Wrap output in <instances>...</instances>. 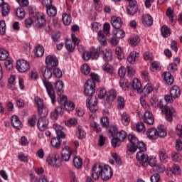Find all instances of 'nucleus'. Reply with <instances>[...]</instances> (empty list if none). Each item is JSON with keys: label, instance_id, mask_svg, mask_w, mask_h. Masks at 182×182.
<instances>
[{"label": "nucleus", "instance_id": "f257e3e1", "mask_svg": "<svg viewBox=\"0 0 182 182\" xmlns=\"http://www.w3.org/2000/svg\"><path fill=\"white\" fill-rule=\"evenodd\" d=\"M41 73L43 77L42 79L43 85L46 89V92L51 100L52 105H55V103H56V95L55 94V92L58 96H60V95L63 93V82L62 80L56 81L55 83V89H53V85L49 81V79L53 76L52 68H49L46 66L43 67L41 68Z\"/></svg>", "mask_w": 182, "mask_h": 182}, {"label": "nucleus", "instance_id": "f03ea898", "mask_svg": "<svg viewBox=\"0 0 182 182\" xmlns=\"http://www.w3.org/2000/svg\"><path fill=\"white\" fill-rule=\"evenodd\" d=\"M92 177L94 180H99V177L103 181H107L113 177V169L109 165H104L103 166L100 164H96L92 166Z\"/></svg>", "mask_w": 182, "mask_h": 182}, {"label": "nucleus", "instance_id": "7ed1b4c3", "mask_svg": "<svg viewBox=\"0 0 182 182\" xmlns=\"http://www.w3.org/2000/svg\"><path fill=\"white\" fill-rule=\"evenodd\" d=\"M150 102L154 107H159V109H161V112L165 113L166 120H167V122H173V116L176 114V109H174V108L165 106L163 105V100H161L159 102V97L156 95L151 97Z\"/></svg>", "mask_w": 182, "mask_h": 182}, {"label": "nucleus", "instance_id": "20e7f679", "mask_svg": "<svg viewBox=\"0 0 182 182\" xmlns=\"http://www.w3.org/2000/svg\"><path fill=\"white\" fill-rule=\"evenodd\" d=\"M128 140L129 144H127V150L130 151V153H136L137 151V149H139L138 153H144L147 150L146 147V144L143 141H139V139L136 137L134 134H129Z\"/></svg>", "mask_w": 182, "mask_h": 182}, {"label": "nucleus", "instance_id": "39448f33", "mask_svg": "<svg viewBox=\"0 0 182 182\" xmlns=\"http://www.w3.org/2000/svg\"><path fill=\"white\" fill-rule=\"evenodd\" d=\"M91 78L92 80H88L85 84L84 94L85 96H90V95H93L95 92V82H100L97 74L91 73Z\"/></svg>", "mask_w": 182, "mask_h": 182}, {"label": "nucleus", "instance_id": "423d86ee", "mask_svg": "<svg viewBox=\"0 0 182 182\" xmlns=\"http://www.w3.org/2000/svg\"><path fill=\"white\" fill-rule=\"evenodd\" d=\"M146 134L150 140H156L159 137H166V136H167V132H166V129H164V126L159 125L157 129L149 128Z\"/></svg>", "mask_w": 182, "mask_h": 182}, {"label": "nucleus", "instance_id": "0eeeda50", "mask_svg": "<svg viewBox=\"0 0 182 182\" xmlns=\"http://www.w3.org/2000/svg\"><path fill=\"white\" fill-rule=\"evenodd\" d=\"M53 129H55L57 134V138H52L50 144L53 147H55V149H59V147L60 146V139H65V137H66V135L65 134V132L62 131L63 127L55 124L53 125Z\"/></svg>", "mask_w": 182, "mask_h": 182}, {"label": "nucleus", "instance_id": "6e6552de", "mask_svg": "<svg viewBox=\"0 0 182 182\" xmlns=\"http://www.w3.org/2000/svg\"><path fill=\"white\" fill-rule=\"evenodd\" d=\"M136 159L138 161H140L143 167H147L149 166L151 167H156V161L154 158L149 159V156L144 152H137L136 153Z\"/></svg>", "mask_w": 182, "mask_h": 182}, {"label": "nucleus", "instance_id": "1a4fd4ad", "mask_svg": "<svg viewBox=\"0 0 182 182\" xmlns=\"http://www.w3.org/2000/svg\"><path fill=\"white\" fill-rule=\"evenodd\" d=\"M33 19L34 21V26L38 29L46 26V18L43 13L35 14Z\"/></svg>", "mask_w": 182, "mask_h": 182}, {"label": "nucleus", "instance_id": "9d476101", "mask_svg": "<svg viewBox=\"0 0 182 182\" xmlns=\"http://www.w3.org/2000/svg\"><path fill=\"white\" fill-rule=\"evenodd\" d=\"M38 116L39 119L37 122L38 129H40L41 132H45V130L48 129V126L49 124V120L46 118L48 114L45 115V114L43 113L38 114Z\"/></svg>", "mask_w": 182, "mask_h": 182}, {"label": "nucleus", "instance_id": "9b49d317", "mask_svg": "<svg viewBox=\"0 0 182 182\" xmlns=\"http://www.w3.org/2000/svg\"><path fill=\"white\" fill-rule=\"evenodd\" d=\"M87 96H88V98L87 99V106L88 109L92 113H96L97 110V97L93 96V94Z\"/></svg>", "mask_w": 182, "mask_h": 182}, {"label": "nucleus", "instance_id": "f8f14e48", "mask_svg": "<svg viewBox=\"0 0 182 182\" xmlns=\"http://www.w3.org/2000/svg\"><path fill=\"white\" fill-rule=\"evenodd\" d=\"M46 161L48 166H52L53 167L60 166V156L58 154H50L47 157Z\"/></svg>", "mask_w": 182, "mask_h": 182}, {"label": "nucleus", "instance_id": "ddd939ff", "mask_svg": "<svg viewBox=\"0 0 182 182\" xmlns=\"http://www.w3.org/2000/svg\"><path fill=\"white\" fill-rule=\"evenodd\" d=\"M16 68L18 72H20V73H25V72H28V70L31 69V65H29V62L27 60H18Z\"/></svg>", "mask_w": 182, "mask_h": 182}, {"label": "nucleus", "instance_id": "4468645a", "mask_svg": "<svg viewBox=\"0 0 182 182\" xmlns=\"http://www.w3.org/2000/svg\"><path fill=\"white\" fill-rule=\"evenodd\" d=\"M46 68L53 69L55 68H58L59 60H58V57H56V55H48L46 58Z\"/></svg>", "mask_w": 182, "mask_h": 182}, {"label": "nucleus", "instance_id": "2eb2a0df", "mask_svg": "<svg viewBox=\"0 0 182 182\" xmlns=\"http://www.w3.org/2000/svg\"><path fill=\"white\" fill-rule=\"evenodd\" d=\"M34 100L37 105L38 114H44V115H46L49 113V109H48V107H46L45 105H43V101L42 100V99L36 97Z\"/></svg>", "mask_w": 182, "mask_h": 182}, {"label": "nucleus", "instance_id": "dca6fc26", "mask_svg": "<svg viewBox=\"0 0 182 182\" xmlns=\"http://www.w3.org/2000/svg\"><path fill=\"white\" fill-rule=\"evenodd\" d=\"M72 156V150H70V147L65 146L61 152V158L64 161H69L70 160V156Z\"/></svg>", "mask_w": 182, "mask_h": 182}, {"label": "nucleus", "instance_id": "f3484780", "mask_svg": "<svg viewBox=\"0 0 182 182\" xmlns=\"http://www.w3.org/2000/svg\"><path fill=\"white\" fill-rule=\"evenodd\" d=\"M59 114H63V107H56L53 111L50 112V119L52 120H57Z\"/></svg>", "mask_w": 182, "mask_h": 182}, {"label": "nucleus", "instance_id": "a211bd4d", "mask_svg": "<svg viewBox=\"0 0 182 182\" xmlns=\"http://www.w3.org/2000/svg\"><path fill=\"white\" fill-rule=\"evenodd\" d=\"M144 122L146 123V124H149V126H151V124H154V117L153 116V114L150 111L145 112L144 114Z\"/></svg>", "mask_w": 182, "mask_h": 182}, {"label": "nucleus", "instance_id": "6ab92c4d", "mask_svg": "<svg viewBox=\"0 0 182 182\" xmlns=\"http://www.w3.org/2000/svg\"><path fill=\"white\" fill-rule=\"evenodd\" d=\"M0 6H1V15L2 16H8L11 11V7L9 4L5 3L4 0H0Z\"/></svg>", "mask_w": 182, "mask_h": 182}, {"label": "nucleus", "instance_id": "aec40b11", "mask_svg": "<svg viewBox=\"0 0 182 182\" xmlns=\"http://www.w3.org/2000/svg\"><path fill=\"white\" fill-rule=\"evenodd\" d=\"M102 52H103L102 46H98L96 48H92V50L90 51L91 58L93 60L99 59V56L102 55Z\"/></svg>", "mask_w": 182, "mask_h": 182}, {"label": "nucleus", "instance_id": "412c9836", "mask_svg": "<svg viewBox=\"0 0 182 182\" xmlns=\"http://www.w3.org/2000/svg\"><path fill=\"white\" fill-rule=\"evenodd\" d=\"M102 70L108 75H111V76H114L116 75V70L113 68V65L109 64L108 63H105L102 66Z\"/></svg>", "mask_w": 182, "mask_h": 182}, {"label": "nucleus", "instance_id": "4be33fe9", "mask_svg": "<svg viewBox=\"0 0 182 182\" xmlns=\"http://www.w3.org/2000/svg\"><path fill=\"white\" fill-rule=\"evenodd\" d=\"M102 55V59L105 62H112V50L110 49H104L102 48V52H101Z\"/></svg>", "mask_w": 182, "mask_h": 182}, {"label": "nucleus", "instance_id": "5701e85b", "mask_svg": "<svg viewBox=\"0 0 182 182\" xmlns=\"http://www.w3.org/2000/svg\"><path fill=\"white\" fill-rule=\"evenodd\" d=\"M111 23L113 28L115 29H120L122 25H123V21L120 17L114 16L111 18Z\"/></svg>", "mask_w": 182, "mask_h": 182}, {"label": "nucleus", "instance_id": "b1692460", "mask_svg": "<svg viewBox=\"0 0 182 182\" xmlns=\"http://www.w3.org/2000/svg\"><path fill=\"white\" fill-rule=\"evenodd\" d=\"M142 23L145 26H151L153 25V17L150 14H144L141 16Z\"/></svg>", "mask_w": 182, "mask_h": 182}, {"label": "nucleus", "instance_id": "393cba45", "mask_svg": "<svg viewBox=\"0 0 182 182\" xmlns=\"http://www.w3.org/2000/svg\"><path fill=\"white\" fill-rule=\"evenodd\" d=\"M11 123L12 127L14 129H19L20 127H22V122L19 120V117L16 115H14L11 118Z\"/></svg>", "mask_w": 182, "mask_h": 182}, {"label": "nucleus", "instance_id": "a878e982", "mask_svg": "<svg viewBox=\"0 0 182 182\" xmlns=\"http://www.w3.org/2000/svg\"><path fill=\"white\" fill-rule=\"evenodd\" d=\"M65 48L68 50V53H73L76 46L73 43V41L70 39H66L65 42Z\"/></svg>", "mask_w": 182, "mask_h": 182}, {"label": "nucleus", "instance_id": "bb28decb", "mask_svg": "<svg viewBox=\"0 0 182 182\" xmlns=\"http://www.w3.org/2000/svg\"><path fill=\"white\" fill-rule=\"evenodd\" d=\"M33 52L36 58H42L43 53H45V48H43V46L38 44L35 47Z\"/></svg>", "mask_w": 182, "mask_h": 182}, {"label": "nucleus", "instance_id": "cd10ccee", "mask_svg": "<svg viewBox=\"0 0 182 182\" xmlns=\"http://www.w3.org/2000/svg\"><path fill=\"white\" fill-rule=\"evenodd\" d=\"M162 76L164 79V81L168 85H173L174 82V77H173V75H171V73L170 72H165L162 74Z\"/></svg>", "mask_w": 182, "mask_h": 182}, {"label": "nucleus", "instance_id": "c85d7f7f", "mask_svg": "<svg viewBox=\"0 0 182 182\" xmlns=\"http://www.w3.org/2000/svg\"><path fill=\"white\" fill-rule=\"evenodd\" d=\"M170 95L172 96V97H173V99L180 97V95H181L180 87H178L177 85L173 86L170 90Z\"/></svg>", "mask_w": 182, "mask_h": 182}, {"label": "nucleus", "instance_id": "c756f323", "mask_svg": "<svg viewBox=\"0 0 182 182\" xmlns=\"http://www.w3.org/2000/svg\"><path fill=\"white\" fill-rule=\"evenodd\" d=\"M132 86L134 90H136L137 93H141V82L139 79H134Z\"/></svg>", "mask_w": 182, "mask_h": 182}, {"label": "nucleus", "instance_id": "7c9ffc66", "mask_svg": "<svg viewBox=\"0 0 182 182\" xmlns=\"http://www.w3.org/2000/svg\"><path fill=\"white\" fill-rule=\"evenodd\" d=\"M153 92V87L151 85L147 84L145 85L144 89H141V96L144 97H147V96Z\"/></svg>", "mask_w": 182, "mask_h": 182}, {"label": "nucleus", "instance_id": "2f4dec72", "mask_svg": "<svg viewBox=\"0 0 182 182\" xmlns=\"http://www.w3.org/2000/svg\"><path fill=\"white\" fill-rule=\"evenodd\" d=\"M121 122L124 126H129L130 123V115L127 112H123L121 114Z\"/></svg>", "mask_w": 182, "mask_h": 182}, {"label": "nucleus", "instance_id": "473e14b6", "mask_svg": "<svg viewBox=\"0 0 182 182\" xmlns=\"http://www.w3.org/2000/svg\"><path fill=\"white\" fill-rule=\"evenodd\" d=\"M136 58H139V53L136 51L131 52L127 58V61L131 65H134Z\"/></svg>", "mask_w": 182, "mask_h": 182}, {"label": "nucleus", "instance_id": "72a5a7b5", "mask_svg": "<svg viewBox=\"0 0 182 182\" xmlns=\"http://www.w3.org/2000/svg\"><path fill=\"white\" fill-rule=\"evenodd\" d=\"M161 33L164 38H168V36L171 35V30L166 25H164L161 28Z\"/></svg>", "mask_w": 182, "mask_h": 182}, {"label": "nucleus", "instance_id": "f704fd0d", "mask_svg": "<svg viewBox=\"0 0 182 182\" xmlns=\"http://www.w3.org/2000/svg\"><path fill=\"white\" fill-rule=\"evenodd\" d=\"M159 156L162 163H167V161H168V155H167V152H166L165 149H161Z\"/></svg>", "mask_w": 182, "mask_h": 182}, {"label": "nucleus", "instance_id": "c9c22d12", "mask_svg": "<svg viewBox=\"0 0 182 182\" xmlns=\"http://www.w3.org/2000/svg\"><path fill=\"white\" fill-rule=\"evenodd\" d=\"M98 41L100 42V45H102V46H106L107 43L106 36H105V33H103V31H98Z\"/></svg>", "mask_w": 182, "mask_h": 182}, {"label": "nucleus", "instance_id": "e433bc0d", "mask_svg": "<svg viewBox=\"0 0 182 182\" xmlns=\"http://www.w3.org/2000/svg\"><path fill=\"white\" fill-rule=\"evenodd\" d=\"M128 42L132 46H137V45L140 43V37H139L137 35H134L132 37L128 39Z\"/></svg>", "mask_w": 182, "mask_h": 182}, {"label": "nucleus", "instance_id": "4c0bfd02", "mask_svg": "<svg viewBox=\"0 0 182 182\" xmlns=\"http://www.w3.org/2000/svg\"><path fill=\"white\" fill-rule=\"evenodd\" d=\"M73 164L75 168H82V166H83L82 158H80V156H74Z\"/></svg>", "mask_w": 182, "mask_h": 182}, {"label": "nucleus", "instance_id": "58836bf2", "mask_svg": "<svg viewBox=\"0 0 182 182\" xmlns=\"http://www.w3.org/2000/svg\"><path fill=\"white\" fill-rule=\"evenodd\" d=\"M46 13L48 16H56L58 14V9L53 5L46 8Z\"/></svg>", "mask_w": 182, "mask_h": 182}, {"label": "nucleus", "instance_id": "ea45409f", "mask_svg": "<svg viewBox=\"0 0 182 182\" xmlns=\"http://www.w3.org/2000/svg\"><path fill=\"white\" fill-rule=\"evenodd\" d=\"M62 18H63V23L66 26H69V24L72 23V16H70V14L64 13L63 14Z\"/></svg>", "mask_w": 182, "mask_h": 182}, {"label": "nucleus", "instance_id": "a19ab883", "mask_svg": "<svg viewBox=\"0 0 182 182\" xmlns=\"http://www.w3.org/2000/svg\"><path fill=\"white\" fill-rule=\"evenodd\" d=\"M51 70L53 76H54V77H56L57 79H60L62 76H63V73H62V70H60V68L55 67L54 68H52Z\"/></svg>", "mask_w": 182, "mask_h": 182}, {"label": "nucleus", "instance_id": "79ce46f5", "mask_svg": "<svg viewBox=\"0 0 182 182\" xmlns=\"http://www.w3.org/2000/svg\"><path fill=\"white\" fill-rule=\"evenodd\" d=\"M76 134L77 137H78L80 140H82V139H85V137H86V132H85L83 127L81 126L77 127Z\"/></svg>", "mask_w": 182, "mask_h": 182}, {"label": "nucleus", "instance_id": "37998d69", "mask_svg": "<svg viewBox=\"0 0 182 182\" xmlns=\"http://www.w3.org/2000/svg\"><path fill=\"white\" fill-rule=\"evenodd\" d=\"M166 15L168 18H169V21L171 25H172V26H173V25H176V21H174V16H173V11L171 8H168L166 10Z\"/></svg>", "mask_w": 182, "mask_h": 182}, {"label": "nucleus", "instance_id": "c03bdc74", "mask_svg": "<svg viewBox=\"0 0 182 182\" xmlns=\"http://www.w3.org/2000/svg\"><path fill=\"white\" fill-rule=\"evenodd\" d=\"M9 58V52L4 48H0V60H5Z\"/></svg>", "mask_w": 182, "mask_h": 182}, {"label": "nucleus", "instance_id": "a18cd8bd", "mask_svg": "<svg viewBox=\"0 0 182 182\" xmlns=\"http://www.w3.org/2000/svg\"><path fill=\"white\" fill-rule=\"evenodd\" d=\"M122 141H121V139H119L118 137L112 136V139L111 140V144L114 148L119 147V146L122 144Z\"/></svg>", "mask_w": 182, "mask_h": 182}, {"label": "nucleus", "instance_id": "49530a36", "mask_svg": "<svg viewBox=\"0 0 182 182\" xmlns=\"http://www.w3.org/2000/svg\"><path fill=\"white\" fill-rule=\"evenodd\" d=\"M16 15L19 19L25 18V9L23 7H18L16 11Z\"/></svg>", "mask_w": 182, "mask_h": 182}, {"label": "nucleus", "instance_id": "de8ad7c7", "mask_svg": "<svg viewBox=\"0 0 182 182\" xmlns=\"http://www.w3.org/2000/svg\"><path fill=\"white\" fill-rule=\"evenodd\" d=\"M124 98L123 97H117V109L119 110H123L124 109Z\"/></svg>", "mask_w": 182, "mask_h": 182}, {"label": "nucleus", "instance_id": "09e8293b", "mask_svg": "<svg viewBox=\"0 0 182 182\" xmlns=\"http://www.w3.org/2000/svg\"><path fill=\"white\" fill-rule=\"evenodd\" d=\"M116 97H117V92H116V91H114V90H111L108 92L107 93L108 100L111 102H114Z\"/></svg>", "mask_w": 182, "mask_h": 182}, {"label": "nucleus", "instance_id": "8fccbe9b", "mask_svg": "<svg viewBox=\"0 0 182 182\" xmlns=\"http://www.w3.org/2000/svg\"><path fill=\"white\" fill-rule=\"evenodd\" d=\"M65 126L67 127H72L73 126H76L77 124V119L76 118H71L65 122Z\"/></svg>", "mask_w": 182, "mask_h": 182}, {"label": "nucleus", "instance_id": "3c124183", "mask_svg": "<svg viewBox=\"0 0 182 182\" xmlns=\"http://www.w3.org/2000/svg\"><path fill=\"white\" fill-rule=\"evenodd\" d=\"M116 137L119 139L121 141H123L124 139H127V132L124 130H121L118 132V134H117Z\"/></svg>", "mask_w": 182, "mask_h": 182}, {"label": "nucleus", "instance_id": "603ef678", "mask_svg": "<svg viewBox=\"0 0 182 182\" xmlns=\"http://www.w3.org/2000/svg\"><path fill=\"white\" fill-rule=\"evenodd\" d=\"M64 107L67 112H73V110H75V104L72 102L67 101L64 105Z\"/></svg>", "mask_w": 182, "mask_h": 182}, {"label": "nucleus", "instance_id": "864d4df0", "mask_svg": "<svg viewBox=\"0 0 182 182\" xmlns=\"http://www.w3.org/2000/svg\"><path fill=\"white\" fill-rule=\"evenodd\" d=\"M136 132H139V133H144V132H146V126H144V123L138 122L136 126Z\"/></svg>", "mask_w": 182, "mask_h": 182}, {"label": "nucleus", "instance_id": "5fc2aeb1", "mask_svg": "<svg viewBox=\"0 0 182 182\" xmlns=\"http://www.w3.org/2000/svg\"><path fill=\"white\" fill-rule=\"evenodd\" d=\"M115 36L118 39H122V38H124L126 36V33L124 32V31L120 28L116 29Z\"/></svg>", "mask_w": 182, "mask_h": 182}, {"label": "nucleus", "instance_id": "6e6d98bb", "mask_svg": "<svg viewBox=\"0 0 182 182\" xmlns=\"http://www.w3.org/2000/svg\"><path fill=\"white\" fill-rule=\"evenodd\" d=\"M109 132L111 134V137H116L119 131L117 130V127L116 126H111L109 130Z\"/></svg>", "mask_w": 182, "mask_h": 182}, {"label": "nucleus", "instance_id": "4d7b16f0", "mask_svg": "<svg viewBox=\"0 0 182 182\" xmlns=\"http://www.w3.org/2000/svg\"><path fill=\"white\" fill-rule=\"evenodd\" d=\"M112 157L115 160L116 164L118 166H122V158L119 156V154L116 153H112Z\"/></svg>", "mask_w": 182, "mask_h": 182}, {"label": "nucleus", "instance_id": "13d9d810", "mask_svg": "<svg viewBox=\"0 0 182 182\" xmlns=\"http://www.w3.org/2000/svg\"><path fill=\"white\" fill-rule=\"evenodd\" d=\"M6 32V23H5V21L1 20L0 21V34L5 35Z\"/></svg>", "mask_w": 182, "mask_h": 182}, {"label": "nucleus", "instance_id": "bf43d9fd", "mask_svg": "<svg viewBox=\"0 0 182 182\" xmlns=\"http://www.w3.org/2000/svg\"><path fill=\"white\" fill-rule=\"evenodd\" d=\"M81 72L83 75H89L90 73V67L87 64H84L81 66Z\"/></svg>", "mask_w": 182, "mask_h": 182}, {"label": "nucleus", "instance_id": "052dcab7", "mask_svg": "<svg viewBox=\"0 0 182 182\" xmlns=\"http://www.w3.org/2000/svg\"><path fill=\"white\" fill-rule=\"evenodd\" d=\"M97 93L98 95V97H100V99H105V97L106 96V89L105 88H98L97 90Z\"/></svg>", "mask_w": 182, "mask_h": 182}, {"label": "nucleus", "instance_id": "680f3d73", "mask_svg": "<svg viewBox=\"0 0 182 182\" xmlns=\"http://www.w3.org/2000/svg\"><path fill=\"white\" fill-rule=\"evenodd\" d=\"M115 53L117 55L118 59L121 60L124 58V55L123 54V50L120 47H117L115 49Z\"/></svg>", "mask_w": 182, "mask_h": 182}, {"label": "nucleus", "instance_id": "e2e57ef3", "mask_svg": "<svg viewBox=\"0 0 182 182\" xmlns=\"http://www.w3.org/2000/svg\"><path fill=\"white\" fill-rule=\"evenodd\" d=\"M90 127H92V129H94L97 133H99V132L102 130V128H100L99 124L95 121L90 122Z\"/></svg>", "mask_w": 182, "mask_h": 182}, {"label": "nucleus", "instance_id": "0e129e2a", "mask_svg": "<svg viewBox=\"0 0 182 182\" xmlns=\"http://www.w3.org/2000/svg\"><path fill=\"white\" fill-rule=\"evenodd\" d=\"M172 160L173 161L178 162L181 160V154L178 152L172 153Z\"/></svg>", "mask_w": 182, "mask_h": 182}, {"label": "nucleus", "instance_id": "69168bd1", "mask_svg": "<svg viewBox=\"0 0 182 182\" xmlns=\"http://www.w3.org/2000/svg\"><path fill=\"white\" fill-rule=\"evenodd\" d=\"M100 123L102 127H107L109 126V117H103L100 119Z\"/></svg>", "mask_w": 182, "mask_h": 182}, {"label": "nucleus", "instance_id": "338daca9", "mask_svg": "<svg viewBox=\"0 0 182 182\" xmlns=\"http://www.w3.org/2000/svg\"><path fill=\"white\" fill-rule=\"evenodd\" d=\"M138 9L137 7H130L127 6V12L128 15H134L137 12Z\"/></svg>", "mask_w": 182, "mask_h": 182}, {"label": "nucleus", "instance_id": "774afa93", "mask_svg": "<svg viewBox=\"0 0 182 182\" xmlns=\"http://www.w3.org/2000/svg\"><path fill=\"white\" fill-rule=\"evenodd\" d=\"M51 38L54 42H58L60 39V32L56 31L51 35Z\"/></svg>", "mask_w": 182, "mask_h": 182}]
</instances>
